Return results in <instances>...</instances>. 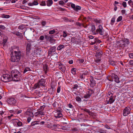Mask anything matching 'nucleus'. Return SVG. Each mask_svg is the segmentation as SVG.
I'll return each mask as SVG.
<instances>
[{"label":"nucleus","instance_id":"f257e3e1","mask_svg":"<svg viewBox=\"0 0 133 133\" xmlns=\"http://www.w3.org/2000/svg\"><path fill=\"white\" fill-rule=\"evenodd\" d=\"M22 76V74L17 70H14L11 71V78L14 81H19L21 78Z\"/></svg>","mask_w":133,"mask_h":133},{"label":"nucleus","instance_id":"f03ea898","mask_svg":"<svg viewBox=\"0 0 133 133\" xmlns=\"http://www.w3.org/2000/svg\"><path fill=\"white\" fill-rule=\"evenodd\" d=\"M12 56H11V61L13 62L19 61L21 57V51L15 53H12Z\"/></svg>","mask_w":133,"mask_h":133},{"label":"nucleus","instance_id":"7ed1b4c3","mask_svg":"<svg viewBox=\"0 0 133 133\" xmlns=\"http://www.w3.org/2000/svg\"><path fill=\"white\" fill-rule=\"evenodd\" d=\"M1 79L2 81L5 82L10 81L12 79L11 76L7 74H3L1 77Z\"/></svg>","mask_w":133,"mask_h":133},{"label":"nucleus","instance_id":"20e7f679","mask_svg":"<svg viewBox=\"0 0 133 133\" xmlns=\"http://www.w3.org/2000/svg\"><path fill=\"white\" fill-rule=\"evenodd\" d=\"M45 83V80L44 79H41L38 81L37 83L34 84V88L36 89L38 88H39L40 86L44 87Z\"/></svg>","mask_w":133,"mask_h":133},{"label":"nucleus","instance_id":"39448f33","mask_svg":"<svg viewBox=\"0 0 133 133\" xmlns=\"http://www.w3.org/2000/svg\"><path fill=\"white\" fill-rule=\"evenodd\" d=\"M46 126L48 128L52 130L56 129L57 128V125L53 123V122H47L45 124Z\"/></svg>","mask_w":133,"mask_h":133},{"label":"nucleus","instance_id":"423d86ee","mask_svg":"<svg viewBox=\"0 0 133 133\" xmlns=\"http://www.w3.org/2000/svg\"><path fill=\"white\" fill-rule=\"evenodd\" d=\"M111 76L109 77L108 79L111 81H112L114 80L117 83H119V78L118 76L114 74H112Z\"/></svg>","mask_w":133,"mask_h":133},{"label":"nucleus","instance_id":"0eeeda50","mask_svg":"<svg viewBox=\"0 0 133 133\" xmlns=\"http://www.w3.org/2000/svg\"><path fill=\"white\" fill-rule=\"evenodd\" d=\"M44 112L41 110H39L37 112L35 113L34 115L36 117H40L41 118L42 116L44 115Z\"/></svg>","mask_w":133,"mask_h":133},{"label":"nucleus","instance_id":"6e6552de","mask_svg":"<svg viewBox=\"0 0 133 133\" xmlns=\"http://www.w3.org/2000/svg\"><path fill=\"white\" fill-rule=\"evenodd\" d=\"M96 34H99L102 35L103 34V30L102 26L100 25L98 26V28L96 30Z\"/></svg>","mask_w":133,"mask_h":133},{"label":"nucleus","instance_id":"1a4fd4ad","mask_svg":"<svg viewBox=\"0 0 133 133\" xmlns=\"http://www.w3.org/2000/svg\"><path fill=\"white\" fill-rule=\"evenodd\" d=\"M54 117L56 118H60L62 116V114L59 111L56 110L53 112Z\"/></svg>","mask_w":133,"mask_h":133},{"label":"nucleus","instance_id":"9d476101","mask_svg":"<svg viewBox=\"0 0 133 133\" xmlns=\"http://www.w3.org/2000/svg\"><path fill=\"white\" fill-rule=\"evenodd\" d=\"M7 101L8 103L11 105H15L16 102L15 99L12 97L8 98Z\"/></svg>","mask_w":133,"mask_h":133},{"label":"nucleus","instance_id":"9b49d317","mask_svg":"<svg viewBox=\"0 0 133 133\" xmlns=\"http://www.w3.org/2000/svg\"><path fill=\"white\" fill-rule=\"evenodd\" d=\"M130 109L129 107H127L123 110V115L126 116H128L130 113Z\"/></svg>","mask_w":133,"mask_h":133},{"label":"nucleus","instance_id":"f8f14e48","mask_svg":"<svg viewBox=\"0 0 133 133\" xmlns=\"http://www.w3.org/2000/svg\"><path fill=\"white\" fill-rule=\"evenodd\" d=\"M26 115L30 117H33L34 116L33 113L30 109H28L25 113Z\"/></svg>","mask_w":133,"mask_h":133},{"label":"nucleus","instance_id":"ddd939ff","mask_svg":"<svg viewBox=\"0 0 133 133\" xmlns=\"http://www.w3.org/2000/svg\"><path fill=\"white\" fill-rule=\"evenodd\" d=\"M93 92V91L92 90H89L87 92L86 94L84 96V98H89Z\"/></svg>","mask_w":133,"mask_h":133},{"label":"nucleus","instance_id":"4468645a","mask_svg":"<svg viewBox=\"0 0 133 133\" xmlns=\"http://www.w3.org/2000/svg\"><path fill=\"white\" fill-rule=\"evenodd\" d=\"M12 48L13 51L12 52V53L21 52V51L20 50L18 47L14 46L12 47Z\"/></svg>","mask_w":133,"mask_h":133},{"label":"nucleus","instance_id":"2eb2a0df","mask_svg":"<svg viewBox=\"0 0 133 133\" xmlns=\"http://www.w3.org/2000/svg\"><path fill=\"white\" fill-rule=\"evenodd\" d=\"M90 79L91 82L90 86L91 87H93L96 84V82L94 80L93 77L91 76H90Z\"/></svg>","mask_w":133,"mask_h":133},{"label":"nucleus","instance_id":"dca6fc26","mask_svg":"<svg viewBox=\"0 0 133 133\" xmlns=\"http://www.w3.org/2000/svg\"><path fill=\"white\" fill-rule=\"evenodd\" d=\"M38 4L37 0H34L32 2L29 3L28 5L30 6L37 5Z\"/></svg>","mask_w":133,"mask_h":133},{"label":"nucleus","instance_id":"f3484780","mask_svg":"<svg viewBox=\"0 0 133 133\" xmlns=\"http://www.w3.org/2000/svg\"><path fill=\"white\" fill-rule=\"evenodd\" d=\"M58 68L62 71H64L65 70V67L61 63L59 64Z\"/></svg>","mask_w":133,"mask_h":133},{"label":"nucleus","instance_id":"a211bd4d","mask_svg":"<svg viewBox=\"0 0 133 133\" xmlns=\"http://www.w3.org/2000/svg\"><path fill=\"white\" fill-rule=\"evenodd\" d=\"M31 44L30 43H28L27 45L26 51L27 52H29L31 50Z\"/></svg>","mask_w":133,"mask_h":133},{"label":"nucleus","instance_id":"6ab92c4d","mask_svg":"<svg viewBox=\"0 0 133 133\" xmlns=\"http://www.w3.org/2000/svg\"><path fill=\"white\" fill-rule=\"evenodd\" d=\"M46 5L48 6H50L53 3V1L52 0H48L46 2Z\"/></svg>","mask_w":133,"mask_h":133},{"label":"nucleus","instance_id":"aec40b11","mask_svg":"<svg viewBox=\"0 0 133 133\" xmlns=\"http://www.w3.org/2000/svg\"><path fill=\"white\" fill-rule=\"evenodd\" d=\"M8 38L6 37H4L3 39V42L2 43L3 46H4L5 45L7 41Z\"/></svg>","mask_w":133,"mask_h":133},{"label":"nucleus","instance_id":"412c9836","mask_svg":"<svg viewBox=\"0 0 133 133\" xmlns=\"http://www.w3.org/2000/svg\"><path fill=\"white\" fill-rule=\"evenodd\" d=\"M31 71V70L30 68L29 67H26L25 68L24 70L23 73H25L28 71Z\"/></svg>","mask_w":133,"mask_h":133},{"label":"nucleus","instance_id":"4be33fe9","mask_svg":"<svg viewBox=\"0 0 133 133\" xmlns=\"http://www.w3.org/2000/svg\"><path fill=\"white\" fill-rule=\"evenodd\" d=\"M114 101V100L113 99V97H110L108 103L111 104L113 103Z\"/></svg>","mask_w":133,"mask_h":133},{"label":"nucleus","instance_id":"5701e85b","mask_svg":"<svg viewBox=\"0 0 133 133\" xmlns=\"http://www.w3.org/2000/svg\"><path fill=\"white\" fill-rule=\"evenodd\" d=\"M41 50L39 49H37L35 50L34 52L35 54L37 55H40L41 54Z\"/></svg>","mask_w":133,"mask_h":133},{"label":"nucleus","instance_id":"b1692460","mask_svg":"<svg viewBox=\"0 0 133 133\" xmlns=\"http://www.w3.org/2000/svg\"><path fill=\"white\" fill-rule=\"evenodd\" d=\"M124 45H125L126 44H129V41L128 39H125L123 41Z\"/></svg>","mask_w":133,"mask_h":133},{"label":"nucleus","instance_id":"393cba45","mask_svg":"<svg viewBox=\"0 0 133 133\" xmlns=\"http://www.w3.org/2000/svg\"><path fill=\"white\" fill-rule=\"evenodd\" d=\"M79 85H78L77 84H75L74 87L72 88L73 90L76 91L77 89L79 88Z\"/></svg>","mask_w":133,"mask_h":133},{"label":"nucleus","instance_id":"a878e982","mask_svg":"<svg viewBox=\"0 0 133 133\" xmlns=\"http://www.w3.org/2000/svg\"><path fill=\"white\" fill-rule=\"evenodd\" d=\"M13 33L14 34L16 35L17 36H22V34L18 32H13Z\"/></svg>","mask_w":133,"mask_h":133},{"label":"nucleus","instance_id":"bb28decb","mask_svg":"<svg viewBox=\"0 0 133 133\" xmlns=\"http://www.w3.org/2000/svg\"><path fill=\"white\" fill-rule=\"evenodd\" d=\"M64 46L62 45H60L57 48V50H60L62 49L63 48Z\"/></svg>","mask_w":133,"mask_h":133},{"label":"nucleus","instance_id":"cd10ccee","mask_svg":"<svg viewBox=\"0 0 133 133\" xmlns=\"http://www.w3.org/2000/svg\"><path fill=\"white\" fill-rule=\"evenodd\" d=\"M81 6L77 5L75 7L74 10L76 11H78L79 10L81 9Z\"/></svg>","mask_w":133,"mask_h":133},{"label":"nucleus","instance_id":"c85d7f7f","mask_svg":"<svg viewBox=\"0 0 133 133\" xmlns=\"http://www.w3.org/2000/svg\"><path fill=\"white\" fill-rule=\"evenodd\" d=\"M76 69L75 68H73L71 69V71L72 74L73 75L76 74Z\"/></svg>","mask_w":133,"mask_h":133},{"label":"nucleus","instance_id":"c756f323","mask_svg":"<svg viewBox=\"0 0 133 133\" xmlns=\"http://www.w3.org/2000/svg\"><path fill=\"white\" fill-rule=\"evenodd\" d=\"M39 121H35L33 122H32L31 123V125H34L36 124H39Z\"/></svg>","mask_w":133,"mask_h":133},{"label":"nucleus","instance_id":"7c9ffc66","mask_svg":"<svg viewBox=\"0 0 133 133\" xmlns=\"http://www.w3.org/2000/svg\"><path fill=\"white\" fill-rule=\"evenodd\" d=\"M25 27V26L23 24L20 25L18 27V28L19 29L22 30Z\"/></svg>","mask_w":133,"mask_h":133},{"label":"nucleus","instance_id":"2f4dec72","mask_svg":"<svg viewBox=\"0 0 133 133\" xmlns=\"http://www.w3.org/2000/svg\"><path fill=\"white\" fill-rule=\"evenodd\" d=\"M49 39L50 42L51 43H53L55 41V39L52 38H51L50 37H49Z\"/></svg>","mask_w":133,"mask_h":133},{"label":"nucleus","instance_id":"473e14b6","mask_svg":"<svg viewBox=\"0 0 133 133\" xmlns=\"http://www.w3.org/2000/svg\"><path fill=\"white\" fill-rule=\"evenodd\" d=\"M98 131L100 133H106L105 130L102 129H99Z\"/></svg>","mask_w":133,"mask_h":133},{"label":"nucleus","instance_id":"72a5a7b5","mask_svg":"<svg viewBox=\"0 0 133 133\" xmlns=\"http://www.w3.org/2000/svg\"><path fill=\"white\" fill-rule=\"evenodd\" d=\"M96 28L95 26L94 25H92L91 26V30L93 32H95Z\"/></svg>","mask_w":133,"mask_h":133},{"label":"nucleus","instance_id":"f704fd0d","mask_svg":"<svg viewBox=\"0 0 133 133\" xmlns=\"http://www.w3.org/2000/svg\"><path fill=\"white\" fill-rule=\"evenodd\" d=\"M128 4L130 6H132L133 4V2L131 0H129L128 1Z\"/></svg>","mask_w":133,"mask_h":133},{"label":"nucleus","instance_id":"c9c22d12","mask_svg":"<svg viewBox=\"0 0 133 133\" xmlns=\"http://www.w3.org/2000/svg\"><path fill=\"white\" fill-rule=\"evenodd\" d=\"M46 5V3L45 1H42L41 2L40 4V5L42 6H45Z\"/></svg>","mask_w":133,"mask_h":133},{"label":"nucleus","instance_id":"e433bc0d","mask_svg":"<svg viewBox=\"0 0 133 133\" xmlns=\"http://www.w3.org/2000/svg\"><path fill=\"white\" fill-rule=\"evenodd\" d=\"M76 101L77 102H81V98L79 96H77L76 97Z\"/></svg>","mask_w":133,"mask_h":133},{"label":"nucleus","instance_id":"4c0bfd02","mask_svg":"<svg viewBox=\"0 0 133 133\" xmlns=\"http://www.w3.org/2000/svg\"><path fill=\"white\" fill-rule=\"evenodd\" d=\"M108 97H112V95L111 92H109L107 95Z\"/></svg>","mask_w":133,"mask_h":133},{"label":"nucleus","instance_id":"58836bf2","mask_svg":"<svg viewBox=\"0 0 133 133\" xmlns=\"http://www.w3.org/2000/svg\"><path fill=\"white\" fill-rule=\"evenodd\" d=\"M2 17L4 18H8L10 17V16L9 15H3L2 16Z\"/></svg>","mask_w":133,"mask_h":133},{"label":"nucleus","instance_id":"ea45409f","mask_svg":"<svg viewBox=\"0 0 133 133\" xmlns=\"http://www.w3.org/2000/svg\"><path fill=\"white\" fill-rule=\"evenodd\" d=\"M122 16H119L117 19V22H119L120 21L122 20Z\"/></svg>","mask_w":133,"mask_h":133},{"label":"nucleus","instance_id":"a19ab883","mask_svg":"<svg viewBox=\"0 0 133 133\" xmlns=\"http://www.w3.org/2000/svg\"><path fill=\"white\" fill-rule=\"evenodd\" d=\"M122 5L123 7L125 8L127 6V3L125 2H123L122 3Z\"/></svg>","mask_w":133,"mask_h":133},{"label":"nucleus","instance_id":"79ce46f5","mask_svg":"<svg viewBox=\"0 0 133 133\" xmlns=\"http://www.w3.org/2000/svg\"><path fill=\"white\" fill-rule=\"evenodd\" d=\"M59 4L61 5H63L64 4V2L63 1H60L58 2Z\"/></svg>","mask_w":133,"mask_h":133},{"label":"nucleus","instance_id":"37998d69","mask_svg":"<svg viewBox=\"0 0 133 133\" xmlns=\"http://www.w3.org/2000/svg\"><path fill=\"white\" fill-rule=\"evenodd\" d=\"M9 112L11 113H13L14 114H15L16 113V110H9Z\"/></svg>","mask_w":133,"mask_h":133},{"label":"nucleus","instance_id":"c03bdc74","mask_svg":"<svg viewBox=\"0 0 133 133\" xmlns=\"http://www.w3.org/2000/svg\"><path fill=\"white\" fill-rule=\"evenodd\" d=\"M55 30L54 29L53 30H52L50 31L49 32V34H53L55 33Z\"/></svg>","mask_w":133,"mask_h":133},{"label":"nucleus","instance_id":"a18cd8bd","mask_svg":"<svg viewBox=\"0 0 133 133\" xmlns=\"http://www.w3.org/2000/svg\"><path fill=\"white\" fill-rule=\"evenodd\" d=\"M116 64V63L114 61H111L110 62V64L111 65H112L113 66H115V65Z\"/></svg>","mask_w":133,"mask_h":133},{"label":"nucleus","instance_id":"49530a36","mask_svg":"<svg viewBox=\"0 0 133 133\" xmlns=\"http://www.w3.org/2000/svg\"><path fill=\"white\" fill-rule=\"evenodd\" d=\"M115 21V18L113 17L111 19V23H112L113 24H113L114 23Z\"/></svg>","mask_w":133,"mask_h":133},{"label":"nucleus","instance_id":"de8ad7c7","mask_svg":"<svg viewBox=\"0 0 133 133\" xmlns=\"http://www.w3.org/2000/svg\"><path fill=\"white\" fill-rule=\"evenodd\" d=\"M71 8H73V9L74 10L76 6H75V5L73 3H71Z\"/></svg>","mask_w":133,"mask_h":133},{"label":"nucleus","instance_id":"09e8293b","mask_svg":"<svg viewBox=\"0 0 133 133\" xmlns=\"http://www.w3.org/2000/svg\"><path fill=\"white\" fill-rule=\"evenodd\" d=\"M78 61L79 62V63H83L84 61L83 59H79L78 60Z\"/></svg>","mask_w":133,"mask_h":133},{"label":"nucleus","instance_id":"8fccbe9b","mask_svg":"<svg viewBox=\"0 0 133 133\" xmlns=\"http://www.w3.org/2000/svg\"><path fill=\"white\" fill-rule=\"evenodd\" d=\"M61 90V87L60 86H58V87L57 89V92L58 93H59Z\"/></svg>","mask_w":133,"mask_h":133},{"label":"nucleus","instance_id":"3c124183","mask_svg":"<svg viewBox=\"0 0 133 133\" xmlns=\"http://www.w3.org/2000/svg\"><path fill=\"white\" fill-rule=\"evenodd\" d=\"M17 125L18 126H21L22 125V123L21 122L19 121L17 123Z\"/></svg>","mask_w":133,"mask_h":133},{"label":"nucleus","instance_id":"603ef678","mask_svg":"<svg viewBox=\"0 0 133 133\" xmlns=\"http://www.w3.org/2000/svg\"><path fill=\"white\" fill-rule=\"evenodd\" d=\"M41 24L43 26H44L46 24V22L45 21H43L42 23Z\"/></svg>","mask_w":133,"mask_h":133},{"label":"nucleus","instance_id":"864d4df0","mask_svg":"<svg viewBox=\"0 0 133 133\" xmlns=\"http://www.w3.org/2000/svg\"><path fill=\"white\" fill-rule=\"evenodd\" d=\"M129 57L131 58H133V54L132 53H130L129 54Z\"/></svg>","mask_w":133,"mask_h":133},{"label":"nucleus","instance_id":"5fc2aeb1","mask_svg":"<svg viewBox=\"0 0 133 133\" xmlns=\"http://www.w3.org/2000/svg\"><path fill=\"white\" fill-rule=\"evenodd\" d=\"M44 36H41L40 37L39 39L40 40H43L44 39Z\"/></svg>","mask_w":133,"mask_h":133},{"label":"nucleus","instance_id":"6e6d98bb","mask_svg":"<svg viewBox=\"0 0 133 133\" xmlns=\"http://www.w3.org/2000/svg\"><path fill=\"white\" fill-rule=\"evenodd\" d=\"M4 26L2 25H0V29H4L5 28Z\"/></svg>","mask_w":133,"mask_h":133},{"label":"nucleus","instance_id":"4d7b16f0","mask_svg":"<svg viewBox=\"0 0 133 133\" xmlns=\"http://www.w3.org/2000/svg\"><path fill=\"white\" fill-rule=\"evenodd\" d=\"M121 13L122 14H124L125 12V10H122L121 11Z\"/></svg>","mask_w":133,"mask_h":133},{"label":"nucleus","instance_id":"13d9d810","mask_svg":"<svg viewBox=\"0 0 133 133\" xmlns=\"http://www.w3.org/2000/svg\"><path fill=\"white\" fill-rule=\"evenodd\" d=\"M69 107L71 108H73V106L71 104H69L68 105Z\"/></svg>","mask_w":133,"mask_h":133},{"label":"nucleus","instance_id":"bf43d9fd","mask_svg":"<svg viewBox=\"0 0 133 133\" xmlns=\"http://www.w3.org/2000/svg\"><path fill=\"white\" fill-rule=\"evenodd\" d=\"M31 117H28V119H27V120H28V122H29L31 120Z\"/></svg>","mask_w":133,"mask_h":133},{"label":"nucleus","instance_id":"052dcab7","mask_svg":"<svg viewBox=\"0 0 133 133\" xmlns=\"http://www.w3.org/2000/svg\"><path fill=\"white\" fill-rule=\"evenodd\" d=\"M88 71H85L83 73V74L84 75H86L88 74Z\"/></svg>","mask_w":133,"mask_h":133},{"label":"nucleus","instance_id":"680f3d73","mask_svg":"<svg viewBox=\"0 0 133 133\" xmlns=\"http://www.w3.org/2000/svg\"><path fill=\"white\" fill-rule=\"evenodd\" d=\"M4 113V111L2 110L0 111V114L1 115H3Z\"/></svg>","mask_w":133,"mask_h":133},{"label":"nucleus","instance_id":"e2e57ef3","mask_svg":"<svg viewBox=\"0 0 133 133\" xmlns=\"http://www.w3.org/2000/svg\"><path fill=\"white\" fill-rule=\"evenodd\" d=\"M22 112V110H19L18 111H16V113L17 114H19L20 113H21Z\"/></svg>","mask_w":133,"mask_h":133},{"label":"nucleus","instance_id":"0e129e2a","mask_svg":"<svg viewBox=\"0 0 133 133\" xmlns=\"http://www.w3.org/2000/svg\"><path fill=\"white\" fill-rule=\"evenodd\" d=\"M129 63L130 64L133 65V60H131L129 61Z\"/></svg>","mask_w":133,"mask_h":133},{"label":"nucleus","instance_id":"69168bd1","mask_svg":"<svg viewBox=\"0 0 133 133\" xmlns=\"http://www.w3.org/2000/svg\"><path fill=\"white\" fill-rule=\"evenodd\" d=\"M84 75L83 74L82 75H81L80 77V78L81 79H82L84 77Z\"/></svg>","mask_w":133,"mask_h":133},{"label":"nucleus","instance_id":"338daca9","mask_svg":"<svg viewBox=\"0 0 133 133\" xmlns=\"http://www.w3.org/2000/svg\"><path fill=\"white\" fill-rule=\"evenodd\" d=\"M63 33H64L63 35V37H66L67 36V35H66V33L65 32H64Z\"/></svg>","mask_w":133,"mask_h":133},{"label":"nucleus","instance_id":"774afa93","mask_svg":"<svg viewBox=\"0 0 133 133\" xmlns=\"http://www.w3.org/2000/svg\"><path fill=\"white\" fill-rule=\"evenodd\" d=\"M105 128L108 129H110V127L108 125H105Z\"/></svg>","mask_w":133,"mask_h":133}]
</instances>
